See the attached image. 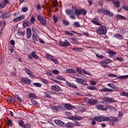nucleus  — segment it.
Listing matches in <instances>:
<instances>
[{
    "mask_svg": "<svg viewBox=\"0 0 128 128\" xmlns=\"http://www.w3.org/2000/svg\"><path fill=\"white\" fill-rule=\"evenodd\" d=\"M96 32L98 34H106V27L102 26L96 30Z\"/></svg>",
    "mask_w": 128,
    "mask_h": 128,
    "instance_id": "f257e3e1",
    "label": "nucleus"
},
{
    "mask_svg": "<svg viewBox=\"0 0 128 128\" xmlns=\"http://www.w3.org/2000/svg\"><path fill=\"white\" fill-rule=\"evenodd\" d=\"M94 120L96 122H106L110 120V118L104 116H96L94 117Z\"/></svg>",
    "mask_w": 128,
    "mask_h": 128,
    "instance_id": "f03ea898",
    "label": "nucleus"
},
{
    "mask_svg": "<svg viewBox=\"0 0 128 128\" xmlns=\"http://www.w3.org/2000/svg\"><path fill=\"white\" fill-rule=\"evenodd\" d=\"M112 62V61L110 59H107L106 60L100 62V64L101 66H103V68H110V66L108 64H110Z\"/></svg>",
    "mask_w": 128,
    "mask_h": 128,
    "instance_id": "7ed1b4c3",
    "label": "nucleus"
},
{
    "mask_svg": "<svg viewBox=\"0 0 128 128\" xmlns=\"http://www.w3.org/2000/svg\"><path fill=\"white\" fill-rule=\"evenodd\" d=\"M38 20L42 26H46V19L44 17L38 15Z\"/></svg>",
    "mask_w": 128,
    "mask_h": 128,
    "instance_id": "20e7f679",
    "label": "nucleus"
},
{
    "mask_svg": "<svg viewBox=\"0 0 128 128\" xmlns=\"http://www.w3.org/2000/svg\"><path fill=\"white\" fill-rule=\"evenodd\" d=\"M59 44L64 47L70 46V44L66 40H65L64 41H60Z\"/></svg>",
    "mask_w": 128,
    "mask_h": 128,
    "instance_id": "39448f33",
    "label": "nucleus"
},
{
    "mask_svg": "<svg viewBox=\"0 0 128 128\" xmlns=\"http://www.w3.org/2000/svg\"><path fill=\"white\" fill-rule=\"evenodd\" d=\"M21 80L23 84H32V80L30 79H29L27 78H22L21 79Z\"/></svg>",
    "mask_w": 128,
    "mask_h": 128,
    "instance_id": "423d86ee",
    "label": "nucleus"
},
{
    "mask_svg": "<svg viewBox=\"0 0 128 128\" xmlns=\"http://www.w3.org/2000/svg\"><path fill=\"white\" fill-rule=\"evenodd\" d=\"M98 12H102L103 14H107L108 16H114V14L110 12L109 10H104L102 9H98Z\"/></svg>",
    "mask_w": 128,
    "mask_h": 128,
    "instance_id": "0eeeda50",
    "label": "nucleus"
},
{
    "mask_svg": "<svg viewBox=\"0 0 128 128\" xmlns=\"http://www.w3.org/2000/svg\"><path fill=\"white\" fill-rule=\"evenodd\" d=\"M103 100L105 102H108V104H112V102H114L115 100L112 98H108V97H104L103 98Z\"/></svg>",
    "mask_w": 128,
    "mask_h": 128,
    "instance_id": "6e6552de",
    "label": "nucleus"
},
{
    "mask_svg": "<svg viewBox=\"0 0 128 128\" xmlns=\"http://www.w3.org/2000/svg\"><path fill=\"white\" fill-rule=\"evenodd\" d=\"M24 18H26V16L22 15L20 16L14 18L13 20V22H20V20H24Z\"/></svg>",
    "mask_w": 128,
    "mask_h": 128,
    "instance_id": "1a4fd4ad",
    "label": "nucleus"
},
{
    "mask_svg": "<svg viewBox=\"0 0 128 128\" xmlns=\"http://www.w3.org/2000/svg\"><path fill=\"white\" fill-rule=\"evenodd\" d=\"M24 70L26 72V74H28V76H30V78H34V76L32 74V72L31 70H30V69L26 68H24Z\"/></svg>",
    "mask_w": 128,
    "mask_h": 128,
    "instance_id": "9d476101",
    "label": "nucleus"
},
{
    "mask_svg": "<svg viewBox=\"0 0 128 128\" xmlns=\"http://www.w3.org/2000/svg\"><path fill=\"white\" fill-rule=\"evenodd\" d=\"M51 89L52 90H54L55 92H60L62 90L60 87L58 85H53L51 86Z\"/></svg>",
    "mask_w": 128,
    "mask_h": 128,
    "instance_id": "9b49d317",
    "label": "nucleus"
},
{
    "mask_svg": "<svg viewBox=\"0 0 128 128\" xmlns=\"http://www.w3.org/2000/svg\"><path fill=\"white\" fill-rule=\"evenodd\" d=\"M64 108L68 110H72V108H76V106H72L70 104H64Z\"/></svg>",
    "mask_w": 128,
    "mask_h": 128,
    "instance_id": "f8f14e48",
    "label": "nucleus"
},
{
    "mask_svg": "<svg viewBox=\"0 0 128 128\" xmlns=\"http://www.w3.org/2000/svg\"><path fill=\"white\" fill-rule=\"evenodd\" d=\"M6 26V22H0V34H2V30L4 28V27Z\"/></svg>",
    "mask_w": 128,
    "mask_h": 128,
    "instance_id": "ddd939ff",
    "label": "nucleus"
},
{
    "mask_svg": "<svg viewBox=\"0 0 128 128\" xmlns=\"http://www.w3.org/2000/svg\"><path fill=\"white\" fill-rule=\"evenodd\" d=\"M68 120H80V117L74 116H70L68 117Z\"/></svg>",
    "mask_w": 128,
    "mask_h": 128,
    "instance_id": "4468645a",
    "label": "nucleus"
},
{
    "mask_svg": "<svg viewBox=\"0 0 128 128\" xmlns=\"http://www.w3.org/2000/svg\"><path fill=\"white\" fill-rule=\"evenodd\" d=\"M72 8L74 10L75 14H76V16H80V10H78V8L75 6H72Z\"/></svg>",
    "mask_w": 128,
    "mask_h": 128,
    "instance_id": "2eb2a0df",
    "label": "nucleus"
},
{
    "mask_svg": "<svg viewBox=\"0 0 128 128\" xmlns=\"http://www.w3.org/2000/svg\"><path fill=\"white\" fill-rule=\"evenodd\" d=\"M96 108H98V110H108V108H104V106L102 104H98L96 106Z\"/></svg>",
    "mask_w": 128,
    "mask_h": 128,
    "instance_id": "dca6fc26",
    "label": "nucleus"
},
{
    "mask_svg": "<svg viewBox=\"0 0 128 128\" xmlns=\"http://www.w3.org/2000/svg\"><path fill=\"white\" fill-rule=\"evenodd\" d=\"M6 124L8 126H14V122H12V120L8 118H7V120H6Z\"/></svg>",
    "mask_w": 128,
    "mask_h": 128,
    "instance_id": "f3484780",
    "label": "nucleus"
},
{
    "mask_svg": "<svg viewBox=\"0 0 128 128\" xmlns=\"http://www.w3.org/2000/svg\"><path fill=\"white\" fill-rule=\"evenodd\" d=\"M26 38H30V36H32V29L30 28H26Z\"/></svg>",
    "mask_w": 128,
    "mask_h": 128,
    "instance_id": "a211bd4d",
    "label": "nucleus"
},
{
    "mask_svg": "<svg viewBox=\"0 0 128 128\" xmlns=\"http://www.w3.org/2000/svg\"><path fill=\"white\" fill-rule=\"evenodd\" d=\"M32 40L34 44H36V42H38V36H36L34 34H32Z\"/></svg>",
    "mask_w": 128,
    "mask_h": 128,
    "instance_id": "6ab92c4d",
    "label": "nucleus"
},
{
    "mask_svg": "<svg viewBox=\"0 0 128 128\" xmlns=\"http://www.w3.org/2000/svg\"><path fill=\"white\" fill-rule=\"evenodd\" d=\"M88 104H90V106H94L96 104H98V100H90V99L88 101Z\"/></svg>",
    "mask_w": 128,
    "mask_h": 128,
    "instance_id": "aec40b11",
    "label": "nucleus"
},
{
    "mask_svg": "<svg viewBox=\"0 0 128 128\" xmlns=\"http://www.w3.org/2000/svg\"><path fill=\"white\" fill-rule=\"evenodd\" d=\"M54 122L58 126H64V122L60 120H54Z\"/></svg>",
    "mask_w": 128,
    "mask_h": 128,
    "instance_id": "412c9836",
    "label": "nucleus"
},
{
    "mask_svg": "<svg viewBox=\"0 0 128 128\" xmlns=\"http://www.w3.org/2000/svg\"><path fill=\"white\" fill-rule=\"evenodd\" d=\"M92 22L94 23V24H96V26H102V24L98 22V19H97L96 18H94V20H92Z\"/></svg>",
    "mask_w": 128,
    "mask_h": 128,
    "instance_id": "4be33fe9",
    "label": "nucleus"
},
{
    "mask_svg": "<svg viewBox=\"0 0 128 128\" xmlns=\"http://www.w3.org/2000/svg\"><path fill=\"white\" fill-rule=\"evenodd\" d=\"M22 24L24 28H26V26H30V22L27 20H25L23 22Z\"/></svg>",
    "mask_w": 128,
    "mask_h": 128,
    "instance_id": "5701e85b",
    "label": "nucleus"
},
{
    "mask_svg": "<svg viewBox=\"0 0 128 128\" xmlns=\"http://www.w3.org/2000/svg\"><path fill=\"white\" fill-rule=\"evenodd\" d=\"M66 128H72L74 126V124L72 122H68V123L65 124Z\"/></svg>",
    "mask_w": 128,
    "mask_h": 128,
    "instance_id": "b1692460",
    "label": "nucleus"
},
{
    "mask_svg": "<svg viewBox=\"0 0 128 128\" xmlns=\"http://www.w3.org/2000/svg\"><path fill=\"white\" fill-rule=\"evenodd\" d=\"M72 78H76V82H80V76L78 75H74Z\"/></svg>",
    "mask_w": 128,
    "mask_h": 128,
    "instance_id": "393cba45",
    "label": "nucleus"
},
{
    "mask_svg": "<svg viewBox=\"0 0 128 128\" xmlns=\"http://www.w3.org/2000/svg\"><path fill=\"white\" fill-rule=\"evenodd\" d=\"M66 85L68 86H70V88H78V87L76 86V85H74L73 84H72L70 82H66Z\"/></svg>",
    "mask_w": 128,
    "mask_h": 128,
    "instance_id": "a878e982",
    "label": "nucleus"
},
{
    "mask_svg": "<svg viewBox=\"0 0 128 128\" xmlns=\"http://www.w3.org/2000/svg\"><path fill=\"white\" fill-rule=\"evenodd\" d=\"M82 72H84V74H87L88 76H92V74H90V72L86 70H80V74H82Z\"/></svg>",
    "mask_w": 128,
    "mask_h": 128,
    "instance_id": "bb28decb",
    "label": "nucleus"
},
{
    "mask_svg": "<svg viewBox=\"0 0 128 128\" xmlns=\"http://www.w3.org/2000/svg\"><path fill=\"white\" fill-rule=\"evenodd\" d=\"M66 72L68 74H76V70L74 69H67L66 70Z\"/></svg>",
    "mask_w": 128,
    "mask_h": 128,
    "instance_id": "cd10ccee",
    "label": "nucleus"
},
{
    "mask_svg": "<svg viewBox=\"0 0 128 128\" xmlns=\"http://www.w3.org/2000/svg\"><path fill=\"white\" fill-rule=\"evenodd\" d=\"M30 100L32 106H38V102L34 99H30Z\"/></svg>",
    "mask_w": 128,
    "mask_h": 128,
    "instance_id": "c85d7f7f",
    "label": "nucleus"
},
{
    "mask_svg": "<svg viewBox=\"0 0 128 128\" xmlns=\"http://www.w3.org/2000/svg\"><path fill=\"white\" fill-rule=\"evenodd\" d=\"M6 101L8 102H14V98L12 96H9L7 98Z\"/></svg>",
    "mask_w": 128,
    "mask_h": 128,
    "instance_id": "c756f323",
    "label": "nucleus"
},
{
    "mask_svg": "<svg viewBox=\"0 0 128 128\" xmlns=\"http://www.w3.org/2000/svg\"><path fill=\"white\" fill-rule=\"evenodd\" d=\"M10 17V13H4L2 14V18L4 20Z\"/></svg>",
    "mask_w": 128,
    "mask_h": 128,
    "instance_id": "7c9ffc66",
    "label": "nucleus"
},
{
    "mask_svg": "<svg viewBox=\"0 0 128 128\" xmlns=\"http://www.w3.org/2000/svg\"><path fill=\"white\" fill-rule=\"evenodd\" d=\"M31 54H32V58H35V60H38V56L36 55L34 51H33Z\"/></svg>",
    "mask_w": 128,
    "mask_h": 128,
    "instance_id": "2f4dec72",
    "label": "nucleus"
},
{
    "mask_svg": "<svg viewBox=\"0 0 128 128\" xmlns=\"http://www.w3.org/2000/svg\"><path fill=\"white\" fill-rule=\"evenodd\" d=\"M18 124L20 126H22V128H26V124H24V122L22 120H19L18 122Z\"/></svg>",
    "mask_w": 128,
    "mask_h": 128,
    "instance_id": "473e14b6",
    "label": "nucleus"
},
{
    "mask_svg": "<svg viewBox=\"0 0 128 128\" xmlns=\"http://www.w3.org/2000/svg\"><path fill=\"white\" fill-rule=\"evenodd\" d=\"M62 106L60 105L54 106L53 107V110H62Z\"/></svg>",
    "mask_w": 128,
    "mask_h": 128,
    "instance_id": "72a5a7b5",
    "label": "nucleus"
},
{
    "mask_svg": "<svg viewBox=\"0 0 128 128\" xmlns=\"http://www.w3.org/2000/svg\"><path fill=\"white\" fill-rule=\"evenodd\" d=\"M114 36L118 40H122V36L120 34H116L114 35Z\"/></svg>",
    "mask_w": 128,
    "mask_h": 128,
    "instance_id": "f704fd0d",
    "label": "nucleus"
},
{
    "mask_svg": "<svg viewBox=\"0 0 128 128\" xmlns=\"http://www.w3.org/2000/svg\"><path fill=\"white\" fill-rule=\"evenodd\" d=\"M28 98H36V94H34L32 93H30L28 94Z\"/></svg>",
    "mask_w": 128,
    "mask_h": 128,
    "instance_id": "c9c22d12",
    "label": "nucleus"
},
{
    "mask_svg": "<svg viewBox=\"0 0 128 128\" xmlns=\"http://www.w3.org/2000/svg\"><path fill=\"white\" fill-rule=\"evenodd\" d=\"M87 88L88 90H98V88L96 86H88Z\"/></svg>",
    "mask_w": 128,
    "mask_h": 128,
    "instance_id": "e433bc0d",
    "label": "nucleus"
},
{
    "mask_svg": "<svg viewBox=\"0 0 128 128\" xmlns=\"http://www.w3.org/2000/svg\"><path fill=\"white\" fill-rule=\"evenodd\" d=\"M30 21L31 24H34V22H36V17H34V16H32Z\"/></svg>",
    "mask_w": 128,
    "mask_h": 128,
    "instance_id": "4c0bfd02",
    "label": "nucleus"
},
{
    "mask_svg": "<svg viewBox=\"0 0 128 128\" xmlns=\"http://www.w3.org/2000/svg\"><path fill=\"white\" fill-rule=\"evenodd\" d=\"M128 75L126 76H118V78H120L121 80H126V78H128Z\"/></svg>",
    "mask_w": 128,
    "mask_h": 128,
    "instance_id": "58836bf2",
    "label": "nucleus"
},
{
    "mask_svg": "<svg viewBox=\"0 0 128 128\" xmlns=\"http://www.w3.org/2000/svg\"><path fill=\"white\" fill-rule=\"evenodd\" d=\"M52 18H53V20H54V22H55V24L58 22V16H52Z\"/></svg>",
    "mask_w": 128,
    "mask_h": 128,
    "instance_id": "ea45409f",
    "label": "nucleus"
},
{
    "mask_svg": "<svg viewBox=\"0 0 128 128\" xmlns=\"http://www.w3.org/2000/svg\"><path fill=\"white\" fill-rule=\"evenodd\" d=\"M120 96H128V93L125 92H122L120 94Z\"/></svg>",
    "mask_w": 128,
    "mask_h": 128,
    "instance_id": "a19ab883",
    "label": "nucleus"
},
{
    "mask_svg": "<svg viewBox=\"0 0 128 128\" xmlns=\"http://www.w3.org/2000/svg\"><path fill=\"white\" fill-rule=\"evenodd\" d=\"M34 86H37V88H40V86H42V84L38 82H35L34 83Z\"/></svg>",
    "mask_w": 128,
    "mask_h": 128,
    "instance_id": "79ce46f5",
    "label": "nucleus"
},
{
    "mask_svg": "<svg viewBox=\"0 0 128 128\" xmlns=\"http://www.w3.org/2000/svg\"><path fill=\"white\" fill-rule=\"evenodd\" d=\"M46 58H48L49 60H52V58H54V56H52V55L50 54H47L46 56Z\"/></svg>",
    "mask_w": 128,
    "mask_h": 128,
    "instance_id": "37998d69",
    "label": "nucleus"
},
{
    "mask_svg": "<svg viewBox=\"0 0 128 128\" xmlns=\"http://www.w3.org/2000/svg\"><path fill=\"white\" fill-rule=\"evenodd\" d=\"M102 92H112V90H110L108 88H104V89L101 90Z\"/></svg>",
    "mask_w": 128,
    "mask_h": 128,
    "instance_id": "c03bdc74",
    "label": "nucleus"
},
{
    "mask_svg": "<svg viewBox=\"0 0 128 128\" xmlns=\"http://www.w3.org/2000/svg\"><path fill=\"white\" fill-rule=\"evenodd\" d=\"M80 14H82L83 16L86 14V10L84 9L80 10Z\"/></svg>",
    "mask_w": 128,
    "mask_h": 128,
    "instance_id": "a18cd8bd",
    "label": "nucleus"
},
{
    "mask_svg": "<svg viewBox=\"0 0 128 128\" xmlns=\"http://www.w3.org/2000/svg\"><path fill=\"white\" fill-rule=\"evenodd\" d=\"M109 78H117L118 76L116 74H108Z\"/></svg>",
    "mask_w": 128,
    "mask_h": 128,
    "instance_id": "49530a36",
    "label": "nucleus"
},
{
    "mask_svg": "<svg viewBox=\"0 0 128 128\" xmlns=\"http://www.w3.org/2000/svg\"><path fill=\"white\" fill-rule=\"evenodd\" d=\"M52 2L53 4L52 6L54 8H56L58 6V2L56 1V0H54Z\"/></svg>",
    "mask_w": 128,
    "mask_h": 128,
    "instance_id": "de8ad7c7",
    "label": "nucleus"
},
{
    "mask_svg": "<svg viewBox=\"0 0 128 128\" xmlns=\"http://www.w3.org/2000/svg\"><path fill=\"white\" fill-rule=\"evenodd\" d=\"M117 18H120V20H126V17L122 15H118Z\"/></svg>",
    "mask_w": 128,
    "mask_h": 128,
    "instance_id": "09e8293b",
    "label": "nucleus"
},
{
    "mask_svg": "<svg viewBox=\"0 0 128 128\" xmlns=\"http://www.w3.org/2000/svg\"><path fill=\"white\" fill-rule=\"evenodd\" d=\"M106 108H108V110H114V108H116L112 106H108L107 107H106Z\"/></svg>",
    "mask_w": 128,
    "mask_h": 128,
    "instance_id": "8fccbe9b",
    "label": "nucleus"
},
{
    "mask_svg": "<svg viewBox=\"0 0 128 128\" xmlns=\"http://www.w3.org/2000/svg\"><path fill=\"white\" fill-rule=\"evenodd\" d=\"M22 10L23 12H26L28 10V7H23L22 8Z\"/></svg>",
    "mask_w": 128,
    "mask_h": 128,
    "instance_id": "3c124183",
    "label": "nucleus"
},
{
    "mask_svg": "<svg viewBox=\"0 0 128 128\" xmlns=\"http://www.w3.org/2000/svg\"><path fill=\"white\" fill-rule=\"evenodd\" d=\"M63 24L64 26H68L70 24V22H68L66 20H63Z\"/></svg>",
    "mask_w": 128,
    "mask_h": 128,
    "instance_id": "603ef678",
    "label": "nucleus"
},
{
    "mask_svg": "<svg viewBox=\"0 0 128 128\" xmlns=\"http://www.w3.org/2000/svg\"><path fill=\"white\" fill-rule=\"evenodd\" d=\"M51 60H52V62H54L55 64H58V61L56 59L54 58L52 59Z\"/></svg>",
    "mask_w": 128,
    "mask_h": 128,
    "instance_id": "864d4df0",
    "label": "nucleus"
},
{
    "mask_svg": "<svg viewBox=\"0 0 128 128\" xmlns=\"http://www.w3.org/2000/svg\"><path fill=\"white\" fill-rule=\"evenodd\" d=\"M111 120L112 122H118V119L117 118H112Z\"/></svg>",
    "mask_w": 128,
    "mask_h": 128,
    "instance_id": "5fc2aeb1",
    "label": "nucleus"
},
{
    "mask_svg": "<svg viewBox=\"0 0 128 128\" xmlns=\"http://www.w3.org/2000/svg\"><path fill=\"white\" fill-rule=\"evenodd\" d=\"M114 4L116 6V8H118V6H120V2H114Z\"/></svg>",
    "mask_w": 128,
    "mask_h": 128,
    "instance_id": "6e6d98bb",
    "label": "nucleus"
},
{
    "mask_svg": "<svg viewBox=\"0 0 128 128\" xmlns=\"http://www.w3.org/2000/svg\"><path fill=\"white\" fill-rule=\"evenodd\" d=\"M74 26H76L77 28H78L80 26V22H74Z\"/></svg>",
    "mask_w": 128,
    "mask_h": 128,
    "instance_id": "4d7b16f0",
    "label": "nucleus"
},
{
    "mask_svg": "<svg viewBox=\"0 0 128 128\" xmlns=\"http://www.w3.org/2000/svg\"><path fill=\"white\" fill-rule=\"evenodd\" d=\"M42 82L43 84H48V82L46 79H42Z\"/></svg>",
    "mask_w": 128,
    "mask_h": 128,
    "instance_id": "13d9d810",
    "label": "nucleus"
},
{
    "mask_svg": "<svg viewBox=\"0 0 128 128\" xmlns=\"http://www.w3.org/2000/svg\"><path fill=\"white\" fill-rule=\"evenodd\" d=\"M15 98L16 100H18V102H22V98H20V96L16 95Z\"/></svg>",
    "mask_w": 128,
    "mask_h": 128,
    "instance_id": "bf43d9fd",
    "label": "nucleus"
},
{
    "mask_svg": "<svg viewBox=\"0 0 128 128\" xmlns=\"http://www.w3.org/2000/svg\"><path fill=\"white\" fill-rule=\"evenodd\" d=\"M80 84H82V86H88V83H86V82L82 80H81Z\"/></svg>",
    "mask_w": 128,
    "mask_h": 128,
    "instance_id": "052dcab7",
    "label": "nucleus"
},
{
    "mask_svg": "<svg viewBox=\"0 0 128 128\" xmlns=\"http://www.w3.org/2000/svg\"><path fill=\"white\" fill-rule=\"evenodd\" d=\"M112 88H113V90H118V88L114 84H113V85L112 86Z\"/></svg>",
    "mask_w": 128,
    "mask_h": 128,
    "instance_id": "680f3d73",
    "label": "nucleus"
},
{
    "mask_svg": "<svg viewBox=\"0 0 128 128\" xmlns=\"http://www.w3.org/2000/svg\"><path fill=\"white\" fill-rule=\"evenodd\" d=\"M71 40H72V43L74 44V42H76V40H78V38H71Z\"/></svg>",
    "mask_w": 128,
    "mask_h": 128,
    "instance_id": "e2e57ef3",
    "label": "nucleus"
},
{
    "mask_svg": "<svg viewBox=\"0 0 128 128\" xmlns=\"http://www.w3.org/2000/svg\"><path fill=\"white\" fill-rule=\"evenodd\" d=\"M4 2L3 4H4V6H6V4H10V1H8V0H4Z\"/></svg>",
    "mask_w": 128,
    "mask_h": 128,
    "instance_id": "0e129e2a",
    "label": "nucleus"
},
{
    "mask_svg": "<svg viewBox=\"0 0 128 128\" xmlns=\"http://www.w3.org/2000/svg\"><path fill=\"white\" fill-rule=\"evenodd\" d=\"M116 60H119V62H124V58H122V57H118Z\"/></svg>",
    "mask_w": 128,
    "mask_h": 128,
    "instance_id": "69168bd1",
    "label": "nucleus"
},
{
    "mask_svg": "<svg viewBox=\"0 0 128 128\" xmlns=\"http://www.w3.org/2000/svg\"><path fill=\"white\" fill-rule=\"evenodd\" d=\"M108 54H112V56H114V54H116V53L112 50H110L108 52Z\"/></svg>",
    "mask_w": 128,
    "mask_h": 128,
    "instance_id": "338daca9",
    "label": "nucleus"
},
{
    "mask_svg": "<svg viewBox=\"0 0 128 128\" xmlns=\"http://www.w3.org/2000/svg\"><path fill=\"white\" fill-rule=\"evenodd\" d=\"M66 14H68V16L70 15V10H66Z\"/></svg>",
    "mask_w": 128,
    "mask_h": 128,
    "instance_id": "774afa93",
    "label": "nucleus"
}]
</instances>
